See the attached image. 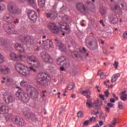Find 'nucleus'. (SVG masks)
I'll list each match as a JSON object with an SVG mask.
<instances>
[{
  "instance_id": "48",
  "label": "nucleus",
  "mask_w": 127,
  "mask_h": 127,
  "mask_svg": "<svg viewBox=\"0 0 127 127\" xmlns=\"http://www.w3.org/2000/svg\"><path fill=\"white\" fill-rule=\"evenodd\" d=\"M107 107H109V108H113V107H114V104L108 103L107 104Z\"/></svg>"
},
{
  "instance_id": "12",
  "label": "nucleus",
  "mask_w": 127,
  "mask_h": 127,
  "mask_svg": "<svg viewBox=\"0 0 127 127\" xmlns=\"http://www.w3.org/2000/svg\"><path fill=\"white\" fill-rule=\"evenodd\" d=\"M48 28L51 30L53 33H55V34H58L60 31L59 30V28L55 25L54 23H50L48 26Z\"/></svg>"
},
{
  "instance_id": "52",
  "label": "nucleus",
  "mask_w": 127,
  "mask_h": 127,
  "mask_svg": "<svg viewBox=\"0 0 127 127\" xmlns=\"http://www.w3.org/2000/svg\"><path fill=\"white\" fill-rule=\"evenodd\" d=\"M99 125L100 127H102V126H104V122H103V121H99Z\"/></svg>"
},
{
  "instance_id": "40",
  "label": "nucleus",
  "mask_w": 127,
  "mask_h": 127,
  "mask_svg": "<svg viewBox=\"0 0 127 127\" xmlns=\"http://www.w3.org/2000/svg\"><path fill=\"white\" fill-rule=\"evenodd\" d=\"M118 108L120 109V110H123V109H124V106H123L122 102H118Z\"/></svg>"
},
{
  "instance_id": "6",
  "label": "nucleus",
  "mask_w": 127,
  "mask_h": 127,
  "mask_svg": "<svg viewBox=\"0 0 127 127\" xmlns=\"http://www.w3.org/2000/svg\"><path fill=\"white\" fill-rule=\"evenodd\" d=\"M82 93L83 94V96H86L87 98H88L86 102V106L89 109H92L93 107L94 108H98L99 107V103H101L102 101H99L98 99L97 100V102H92V100L90 99L91 96H90V94H91V91L90 90H85L82 91Z\"/></svg>"
},
{
  "instance_id": "37",
  "label": "nucleus",
  "mask_w": 127,
  "mask_h": 127,
  "mask_svg": "<svg viewBox=\"0 0 127 127\" xmlns=\"http://www.w3.org/2000/svg\"><path fill=\"white\" fill-rule=\"evenodd\" d=\"M77 117L78 118H83L84 117V114L82 111H79L77 113Z\"/></svg>"
},
{
  "instance_id": "41",
  "label": "nucleus",
  "mask_w": 127,
  "mask_h": 127,
  "mask_svg": "<svg viewBox=\"0 0 127 127\" xmlns=\"http://www.w3.org/2000/svg\"><path fill=\"white\" fill-rule=\"evenodd\" d=\"M4 62V58L1 54H0V64Z\"/></svg>"
},
{
  "instance_id": "7",
  "label": "nucleus",
  "mask_w": 127,
  "mask_h": 127,
  "mask_svg": "<svg viewBox=\"0 0 127 127\" xmlns=\"http://www.w3.org/2000/svg\"><path fill=\"white\" fill-rule=\"evenodd\" d=\"M19 39L21 42L24 44H33V38L30 36H25V35H21L19 36Z\"/></svg>"
},
{
  "instance_id": "63",
  "label": "nucleus",
  "mask_w": 127,
  "mask_h": 127,
  "mask_svg": "<svg viewBox=\"0 0 127 127\" xmlns=\"http://www.w3.org/2000/svg\"><path fill=\"white\" fill-rule=\"evenodd\" d=\"M64 66H65V67H69V64H64Z\"/></svg>"
},
{
  "instance_id": "24",
  "label": "nucleus",
  "mask_w": 127,
  "mask_h": 127,
  "mask_svg": "<svg viewBox=\"0 0 127 127\" xmlns=\"http://www.w3.org/2000/svg\"><path fill=\"white\" fill-rule=\"evenodd\" d=\"M65 60H66V58L64 56H63L57 60V63L58 65H60V64H61L62 62H64Z\"/></svg>"
},
{
  "instance_id": "28",
  "label": "nucleus",
  "mask_w": 127,
  "mask_h": 127,
  "mask_svg": "<svg viewBox=\"0 0 127 127\" xmlns=\"http://www.w3.org/2000/svg\"><path fill=\"white\" fill-rule=\"evenodd\" d=\"M119 78V76L117 74H114L112 76V79H111V83H114V82H116L117 80H118V78Z\"/></svg>"
},
{
  "instance_id": "49",
  "label": "nucleus",
  "mask_w": 127,
  "mask_h": 127,
  "mask_svg": "<svg viewBox=\"0 0 127 127\" xmlns=\"http://www.w3.org/2000/svg\"><path fill=\"white\" fill-rule=\"evenodd\" d=\"M118 65H119V63L118 62H117L116 61H115L114 64V66H115V69H117V68H118Z\"/></svg>"
},
{
  "instance_id": "45",
  "label": "nucleus",
  "mask_w": 127,
  "mask_h": 127,
  "mask_svg": "<svg viewBox=\"0 0 127 127\" xmlns=\"http://www.w3.org/2000/svg\"><path fill=\"white\" fill-rule=\"evenodd\" d=\"M20 86L22 87L24 86L25 85H26V82L24 81H22L20 83Z\"/></svg>"
},
{
  "instance_id": "36",
  "label": "nucleus",
  "mask_w": 127,
  "mask_h": 127,
  "mask_svg": "<svg viewBox=\"0 0 127 127\" xmlns=\"http://www.w3.org/2000/svg\"><path fill=\"white\" fill-rule=\"evenodd\" d=\"M127 94H125V95H122L121 97V100H122V101H127Z\"/></svg>"
},
{
  "instance_id": "13",
  "label": "nucleus",
  "mask_w": 127,
  "mask_h": 127,
  "mask_svg": "<svg viewBox=\"0 0 127 127\" xmlns=\"http://www.w3.org/2000/svg\"><path fill=\"white\" fill-rule=\"evenodd\" d=\"M28 16L32 21L35 22L37 19V15H36V12L33 10H29L28 11Z\"/></svg>"
},
{
  "instance_id": "31",
  "label": "nucleus",
  "mask_w": 127,
  "mask_h": 127,
  "mask_svg": "<svg viewBox=\"0 0 127 127\" xmlns=\"http://www.w3.org/2000/svg\"><path fill=\"white\" fill-rule=\"evenodd\" d=\"M18 1H19L20 2H24V1H26V0H17ZM29 3L30 4H34L35 3V1L34 0H28Z\"/></svg>"
},
{
  "instance_id": "29",
  "label": "nucleus",
  "mask_w": 127,
  "mask_h": 127,
  "mask_svg": "<svg viewBox=\"0 0 127 127\" xmlns=\"http://www.w3.org/2000/svg\"><path fill=\"white\" fill-rule=\"evenodd\" d=\"M98 75L100 76L101 79H106V75H104V72H103L101 70H99Z\"/></svg>"
},
{
  "instance_id": "21",
  "label": "nucleus",
  "mask_w": 127,
  "mask_h": 127,
  "mask_svg": "<svg viewBox=\"0 0 127 127\" xmlns=\"http://www.w3.org/2000/svg\"><path fill=\"white\" fill-rule=\"evenodd\" d=\"M15 48L17 51H19V52H20L21 53L24 52V47H23V45L20 44H16Z\"/></svg>"
},
{
  "instance_id": "33",
  "label": "nucleus",
  "mask_w": 127,
  "mask_h": 127,
  "mask_svg": "<svg viewBox=\"0 0 127 127\" xmlns=\"http://www.w3.org/2000/svg\"><path fill=\"white\" fill-rule=\"evenodd\" d=\"M111 124H112V125H109L110 127H114L113 126H116V125H117V119L116 118L114 119L112 121Z\"/></svg>"
},
{
  "instance_id": "2",
  "label": "nucleus",
  "mask_w": 127,
  "mask_h": 127,
  "mask_svg": "<svg viewBox=\"0 0 127 127\" xmlns=\"http://www.w3.org/2000/svg\"><path fill=\"white\" fill-rule=\"evenodd\" d=\"M16 70H17L18 72L24 77H27V76L30 75L29 70L32 71L34 73H36V69L33 66H31L28 67L24 64L21 63L16 64Z\"/></svg>"
},
{
  "instance_id": "50",
  "label": "nucleus",
  "mask_w": 127,
  "mask_h": 127,
  "mask_svg": "<svg viewBox=\"0 0 127 127\" xmlns=\"http://www.w3.org/2000/svg\"><path fill=\"white\" fill-rule=\"evenodd\" d=\"M13 23H14L15 24H16L17 23H19V19H18V18H16L15 20H14L13 21Z\"/></svg>"
},
{
  "instance_id": "4",
  "label": "nucleus",
  "mask_w": 127,
  "mask_h": 127,
  "mask_svg": "<svg viewBox=\"0 0 127 127\" xmlns=\"http://www.w3.org/2000/svg\"><path fill=\"white\" fill-rule=\"evenodd\" d=\"M85 44L90 50H98V41L93 36H88L85 39Z\"/></svg>"
},
{
  "instance_id": "57",
  "label": "nucleus",
  "mask_w": 127,
  "mask_h": 127,
  "mask_svg": "<svg viewBox=\"0 0 127 127\" xmlns=\"http://www.w3.org/2000/svg\"><path fill=\"white\" fill-rule=\"evenodd\" d=\"M107 13V10L103 9L101 12V14H106Z\"/></svg>"
},
{
  "instance_id": "18",
  "label": "nucleus",
  "mask_w": 127,
  "mask_h": 127,
  "mask_svg": "<svg viewBox=\"0 0 127 127\" xmlns=\"http://www.w3.org/2000/svg\"><path fill=\"white\" fill-rule=\"evenodd\" d=\"M9 108L7 106H2L0 107V114L2 115H5L8 113Z\"/></svg>"
},
{
  "instance_id": "46",
  "label": "nucleus",
  "mask_w": 127,
  "mask_h": 127,
  "mask_svg": "<svg viewBox=\"0 0 127 127\" xmlns=\"http://www.w3.org/2000/svg\"><path fill=\"white\" fill-rule=\"evenodd\" d=\"M89 122H90V121H88V120L85 121L84 122V123H83V126L85 127V126H88V125H89Z\"/></svg>"
},
{
  "instance_id": "53",
  "label": "nucleus",
  "mask_w": 127,
  "mask_h": 127,
  "mask_svg": "<svg viewBox=\"0 0 127 127\" xmlns=\"http://www.w3.org/2000/svg\"><path fill=\"white\" fill-rule=\"evenodd\" d=\"M91 114L94 116H97L98 114H100V112L99 111H97L96 112H93Z\"/></svg>"
},
{
  "instance_id": "35",
  "label": "nucleus",
  "mask_w": 127,
  "mask_h": 127,
  "mask_svg": "<svg viewBox=\"0 0 127 127\" xmlns=\"http://www.w3.org/2000/svg\"><path fill=\"white\" fill-rule=\"evenodd\" d=\"M34 66L36 68H39V67H40V63L37 60L36 62L34 63Z\"/></svg>"
},
{
  "instance_id": "25",
  "label": "nucleus",
  "mask_w": 127,
  "mask_h": 127,
  "mask_svg": "<svg viewBox=\"0 0 127 127\" xmlns=\"http://www.w3.org/2000/svg\"><path fill=\"white\" fill-rule=\"evenodd\" d=\"M6 32L8 34H13V33H15V31H14V28L13 27H9L6 31Z\"/></svg>"
},
{
  "instance_id": "8",
  "label": "nucleus",
  "mask_w": 127,
  "mask_h": 127,
  "mask_svg": "<svg viewBox=\"0 0 127 127\" xmlns=\"http://www.w3.org/2000/svg\"><path fill=\"white\" fill-rule=\"evenodd\" d=\"M87 52V49L85 48V47L82 48V51H80L78 53H77V54L72 53L71 55L73 58H80V57H82L83 56H85V57H87L89 56V53Z\"/></svg>"
},
{
  "instance_id": "17",
  "label": "nucleus",
  "mask_w": 127,
  "mask_h": 127,
  "mask_svg": "<svg viewBox=\"0 0 127 127\" xmlns=\"http://www.w3.org/2000/svg\"><path fill=\"white\" fill-rule=\"evenodd\" d=\"M76 8L80 12H85L86 11V8L85 5L82 3H78L76 5Z\"/></svg>"
},
{
  "instance_id": "38",
  "label": "nucleus",
  "mask_w": 127,
  "mask_h": 127,
  "mask_svg": "<svg viewBox=\"0 0 127 127\" xmlns=\"http://www.w3.org/2000/svg\"><path fill=\"white\" fill-rule=\"evenodd\" d=\"M113 10H121V7H120V5L118 4H116L114 5V8H113Z\"/></svg>"
},
{
  "instance_id": "64",
  "label": "nucleus",
  "mask_w": 127,
  "mask_h": 127,
  "mask_svg": "<svg viewBox=\"0 0 127 127\" xmlns=\"http://www.w3.org/2000/svg\"><path fill=\"white\" fill-rule=\"evenodd\" d=\"M76 95L75 94H71V98H75Z\"/></svg>"
},
{
  "instance_id": "39",
  "label": "nucleus",
  "mask_w": 127,
  "mask_h": 127,
  "mask_svg": "<svg viewBox=\"0 0 127 127\" xmlns=\"http://www.w3.org/2000/svg\"><path fill=\"white\" fill-rule=\"evenodd\" d=\"M97 119H98L97 117H92L89 119V122H90L91 123H92V122H96V121H97Z\"/></svg>"
},
{
  "instance_id": "23",
  "label": "nucleus",
  "mask_w": 127,
  "mask_h": 127,
  "mask_svg": "<svg viewBox=\"0 0 127 127\" xmlns=\"http://www.w3.org/2000/svg\"><path fill=\"white\" fill-rule=\"evenodd\" d=\"M37 60V59L34 56H31L30 57H27L26 61L27 63L30 64L31 65V63H29L28 61H30L31 62H33L34 63L35 62H36V61Z\"/></svg>"
},
{
  "instance_id": "27",
  "label": "nucleus",
  "mask_w": 127,
  "mask_h": 127,
  "mask_svg": "<svg viewBox=\"0 0 127 127\" xmlns=\"http://www.w3.org/2000/svg\"><path fill=\"white\" fill-rule=\"evenodd\" d=\"M3 19L6 22H10V17H9V15L8 14H5L3 17Z\"/></svg>"
},
{
  "instance_id": "58",
  "label": "nucleus",
  "mask_w": 127,
  "mask_h": 127,
  "mask_svg": "<svg viewBox=\"0 0 127 127\" xmlns=\"http://www.w3.org/2000/svg\"><path fill=\"white\" fill-rule=\"evenodd\" d=\"M110 103H115V102H116V100L114 98H111L110 99Z\"/></svg>"
},
{
  "instance_id": "60",
  "label": "nucleus",
  "mask_w": 127,
  "mask_h": 127,
  "mask_svg": "<svg viewBox=\"0 0 127 127\" xmlns=\"http://www.w3.org/2000/svg\"><path fill=\"white\" fill-rule=\"evenodd\" d=\"M70 43L71 44V45H74V44H75V40H70Z\"/></svg>"
},
{
  "instance_id": "54",
  "label": "nucleus",
  "mask_w": 127,
  "mask_h": 127,
  "mask_svg": "<svg viewBox=\"0 0 127 127\" xmlns=\"http://www.w3.org/2000/svg\"><path fill=\"white\" fill-rule=\"evenodd\" d=\"M99 97L101 99V100H103V101H105V97H104V95L100 94L99 95Z\"/></svg>"
},
{
  "instance_id": "14",
  "label": "nucleus",
  "mask_w": 127,
  "mask_h": 127,
  "mask_svg": "<svg viewBox=\"0 0 127 127\" xmlns=\"http://www.w3.org/2000/svg\"><path fill=\"white\" fill-rule=\"evenodd\" d=\"M10 58L11 60H13L14 61H16V60H18V59H25V56H22L21 55H20L19 56H17L16 54L14 53H11L10 54Z\"/></svg>"
},
{
  "instance_id": "56",
  "label": "nucleus",
  "mask_w": 127,
  "mask_h": 127,
  "mask_svg": "<svg viewBox=\"0 0 127 127\" xmlns=\"http://www.w3.org/2000/svg\"><path fill=\"white\" fill-rule=\"evenodd\" d=\"M106 112L110 113V107H105Z\"/></svg>"
},
{
  "instance_id": "42",
  "label": "nucleus",
  "mask_w": 127,
  "mask_h": 127,
  "mask_svg": "<svg viewBox=\"0 0 127 127\" xmlns=\"http://www.w3.org/2000/svg\"><path fill=\"white\" fill-rule=\"evenodd\" d=\"M69 18V16L67 15H64L63 17V20H64V21H67V20H68Z\"/></svg>"
},
{
  "instance_id": "59",
  "label": "nucleus",
  "mask_w": 127,
  "mask_h": 127,
  "mask_svg": "<svg viewBox=\"0 0 127 127\" xmlns=\"http://www.w3.org/2000/svg\"><path fill=\"white\" fill-rule=\"evenodd\" d=\"M3 8H4V5H0V10H3Z\"/></svg>"
},
{
  "instance_id": "11",
  "label": "nucleus",
  "mask_w": 127,
  "mask_h": 127,
  "mask_svg": "<svg viewBox=\"0 0 127 127\" xmlns=\"http://www.w3.org/2000/svg\"><path fill=\"white\" fill-rule=\"evenodd\" d=\"M108 19L110 23L112 24H117L119 22V18H118V15L115 12L110 13L108 16Z\"/></svg>"
},
{
  "instance_id": "32",
  "label": "nucleus",
  "mask_w": 127,
  "mask_h": 127,
  "mask_svg": "<svg viewBox=\"0 0 127 127\" xmlns=\"http://www.w3.org/2000/svg\"><path fill=\"white\" fill-rule=\"evenodd\" d=\"M6 44V41L4 39L0 38V45H5Z\"/></svg>"
},
{
  "instance_id": "10",
  "label": "nucleus",
  "mask_w": 127,
  "mask_h": 127,
  "mask_svg": "<svg viewBox=\"0 0 127 127\" xmlns=\"http://www.w3.org/2000/svg\"><path fill=\"white\" fill-rule=\"evenodd\" d=\"M41 55L42 59L45 63H50L51 64L53 63V60L52 59V58H51L50 55H49L47 53L42 52L41 53Z\"/></svg>"
},
{
  "instance_id": "5",
  "label": "nucleus",
  "mask_w": 127,
  "mask_h": 127,
  "mask_svg": "<svg viewBox=\"0 0 127 127\" xmlns=\"http://www.w3.org/2000/svg\"><path fill=\"white\" fill-rule=\"evenodd\" d=\"M5 120L6 122H12L14 125L19 126L20 127H23L25 125L24 120L16 116L7 115L5 116Z\"/></svg>"
},
{
  "instance_id": "9",
  "label": "nucleus",
  "mask_w": 127,
  "mask_h": 127,
  "mask_svg": "<svg viewBox=\"0 0 127 127\" xmlns=\"http://www.w3.org/2000/svg\"><path fill=\"white\" fill-rule=\"evenodd\" d=\"M3 100L6 104L12 103L14 101L13 99V95L10 92H6L3 94Z\"/></svg>"
},
{
  "instance_id": "19",
  "label": "nucleus",
  "mask_w": 127,
  "mask_h": 127,
  "mask_svg": "<svg viewBox=\"0 0 127 127\" xmlns=\"http://www.w3.org/2000/svg\"><path fill=\"white\" fill-rule=\"evenodd\" d=\"M46 14L47 18H51V19H52L53 20H54V19H56V17H57V13L55 12L47 13Z\"/></svg>"
},
{
  "instance_id": "51",
  "label": "nucleus",
  "mask_w": 127,
  "mask_h": 127,
  "mask_svg": "<svg viewBox=\"0 0 127 127\" xmlns=\"http://www.w3.org/2000/svg\"><path fill=\"white\" fill-rule=\"evenodd\" d=\"M10 71V69L8 67H6L5 68H4V72H7V73H8Z\"/></svg>"
},
{
  "instance_id": "34",
  "label": "nucleus",
  "mask_w": 127,
  "mask_h": 127,
  "mask_svg": "<svg viewBox=\"0 0 127 127\" xmlns=\"http://www.w3.org/2000/svg\"><path fill=\"white\" fill-rule=\"evenodd\" d=\"M74 87H75V84H69L67 86L66 89H67V90H72Z\"/></svg>"
},
{
  "instance_id": "26",
  "label": "nucleus",
  "mask_w": 127,
  "mask_h": 127,
  "mask_svg": "<svg viewBox=\"0 0 127 127\" xmlns=\"http://www.w3.org/2000/svg\"><path fill=\"white\" fill-rule=\"evenodd\" d=\"M38 4L40 7H44L45 5V0H38Z\"/></svg>"
},
{
  "instance_id": "47",
  "label": "nucleus",
  "mask_w": 127,
  "mask_h": 127,
  "mask_svg": "<svg viewBox=\"0 0 127 127\" xmlns=\"http://www.w3.org/2000/svg\"><path fill=\"white\" fill-rule=\"evenodd\" d=\"M0 73H4V68L1 65H0Z\"/></svg>"
},
{
  "instance_id": "16",
  "label": "nucleus",
  "mask_w": 127,
  "mask_h": 127,
  "mask_svg": "<svg viewBox=\"0 0 127 127\" xmlns=\"http://www.w3.org/2000/svg\"><path fill=\"white\" fill-rule=\"evenodd\" d=\"M42 46L45 47V48H46V46L47 48H51L53 46V43L49 39L46 40V41H42Z\"/></svg>"
},
{
  "instance_id": "61",
  "label": "nucleus",
  "mask_w": 127,
  "mask_h": 127,
  "mask_svg": "<svg viewBox=\"0 0 127 127\" xmlns=\"http://www.w3.org/2000/svg\"><path fill=\"white\" fill-rule=\"evenodd\" d=\"M126 93H127V91L126 90L122 91L121 92V95H126Z\"/></svg>"
},
{
  "instance_id": "15",
  "label": "nucleus",
  "mask_w": 127,
  "mask_h": 127,
  "mask_svg": "<svg viewBox=\"0 0 127 127\" xmlns=\"http://www.w3.org/2000/svg\"><path fill=\"white\" fill-rule=\"evenodd\" d=\"M16 9V6L14 5L13 3L9 2L8 3L7 5V9L11 13V14H14V13L15 12V9Z\"/></svg>"
},
{
  "instance_id": "20",
  "label": "nucleus",
  "mask_w": 127,
  "mask_h": 127,
  "mask_svg": "<svg viewBox=\"0 0 127 127\" xmlns=\"http://www.w3.org/2000/svg\"><path fill=\"white\" fill-rule=\"evenodd\" d=\"M23 115H24L28 119H31L32 120L35 118V115L33 113L28 112V111H24Z\"/></svg>"
},
{
  "instance_id": "1",
  "label": "nucleus",
  "mask_w": 127,
  "mask_h": 127,
  "mask_svg": "<svg viewBox=\"0 0 127 127\" xmlns=\"http://www.w3.org/2000/svg\"><path fill=\"white\" fill-rule=\"evenodd\" d=\"M38 95L39 93L37 90L32 86L27 87L26 93L21 89H19L16 93L17 98L22 101V102H23V103H28L30 98H32V99H37Z\"/></svg>"
},
{
  "instance_id": "62",
  "label": "nucleus",
  "mask_w": 127,
  "mask_h": 127,
  "mask_svg": "<svg viewBox=\"0 0 127 127\" xmlns=\"http://www.w3.org/2000/svg\"><path fill=\"white\" fill-rule=\"evenodd\" d=\"M60 70H61V71H65V68H64V66H62V67L60 68Z\"/></svg>"
},
{
  "instance_id": "43",
  "label": "nucleus",
  "mask_w": 127,
  "mask_h": 127,
  "mask_svg": "<svg viewBox=\"0 0 127 127\" xmlns=\"http://www.w3.org/2000/svg\"><path fill=\"white\" fill-rule=\"evenodd\" d=\"M104 94L105 96L106 97V98H109V96L110 95V92H109V91L106 90V91H105Z\"/></svg>"
},
{
  "instance_id": "22",
  "label": "nucleus",
  "mask_w": 127,
  "mask_h": 127,
  "mask_svg": "<svg viewBox=\"0 0 127 127\" xmlns=\"http://www.w3.org/2000/svg\"><path fill=\"white\" fill-rule=\"evenodd\" d=\"M57 46L59 48L61 51H66V47L64 44L61 42H58L57 43Z\"/></svg>"
},
{
  "instance_id": "55",
  "label": "nucleus",
  "mask_w": 127,
  "mask_h": 127,
  "mask_svg": "<svg viewBox=\"0 0 127 127\" xmlns=\"http://www.w3.org/2000/svg\"><path fill=\"white\" fill-rule=\"evenodd\" d=\"M113 96L114 98H115V99L117 101H118V100H119V97L116 96V94L115 93L113 94Z\"/></svg>"
},
{
  "instance_id": "30",
  "label": "nucleus",
  "mask_w": 127,
  "mask_h": 127,
  "mask_svg": "<svg viewBox=\"0 0 127 127\" xmlns=\"http://www.w3.org/2000/svg\"><path fill=\"white\" fill-rule=\"evenodd\" d=\"M21 9L16 7V9L15 10V12L14 13V15H15V14H21Z\"/></svg>"
},
{
  "instance_id": "44",
  "label": "nucleus",
  "mask_w": 127,
  "mask_h": 127,
  "mask_svg": "<svg viewBox=\"0 0 127 127\" xmlns=\"http://www.w3.org/2000/svg\"><path fill=\"white\" fill-rule=\"evenodd\" d=\"M123 37L124 39H127V31L123 33Z\"/></svg>"
},
{
  "instance_id": "3",
  "label": "nucleus",
  "mask_w": 127,
  "mask_h": 127,
  "mask_svg": "<svg viewBox=\"0 0 127 127\" xmlns=\"http://www.w3.org/2000/svg\"><path fill=\"white\" fill-rule=\"evenodd\" d=\"M51 79L50 75L46 72H40L37 76L35 80L36 82L39 86L47 87L48 81Z\"/></svg>"
}]
</instances>
